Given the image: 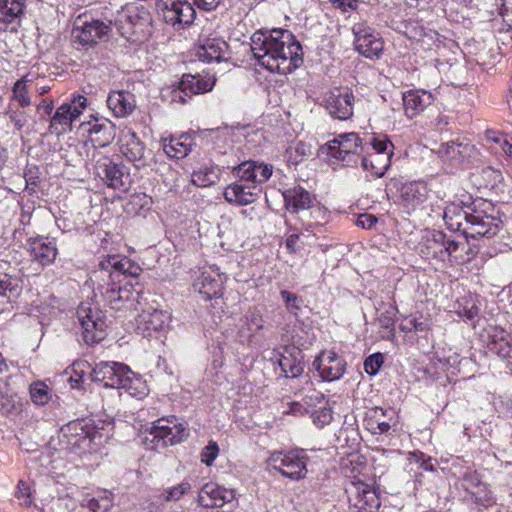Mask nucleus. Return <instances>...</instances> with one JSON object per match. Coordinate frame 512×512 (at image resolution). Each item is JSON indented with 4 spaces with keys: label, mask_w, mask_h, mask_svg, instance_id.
Instances as JSON below:
<instances>
[{
    "label": "nucleus",
    "mask_w": 512,
    "mask_h": 512,
    "mask_svg": "<svg viewBox=\"0 0 512 512\" xmlns=\"http://www.w3.org/2000/svg\"><path fill=\"white\" fill-rule=\"evenodd\" d=\"M251 51L258 63L271 72L288 74L302 63V47L285 29L259 30L251 37Z\"/></svg>",
    "instance_id": "obj_1"
},
{
    "label": "nucleus",
    "mask_w": 512,
    "mask_h": 512,
    "mask_svg": "<svg viewBox=\"0 0 512 512\" xmlns=\"http://www.w3.org/2000/svg\"><path fill=\"white\" fill-rule=\"evenodd\" d=\"M488 210H493L492 204L481 199L464 206L453 203L446 207L443 218L449 230L461 232L467 239H490L499 232L501 221Z\"/></svg>",
    "instance_id": "obj_2"
},
{
    "label": "nucleus",
    "mask_w": 512,
    "mask_h": 512,
    "mask_svg": "<svg viewBox=\"0 0 512 512\" xmlns=\"http://www.w3.org/2000/svg\"><path fill=\"white\" fill-rule=\"evenodd\" d=\"M450 470L452 476L457 479L456 485L464 490L466 502L484 509L496 504V497L489 485L483 482L479 474L471 467L462 469L460 459H456Z\"/></svg>",
    "instance_id": "obj_3"
},
{
    "label": "nucleus",
    "mask_w": 512,
    "mask_h": 512,
    "mask_svg": "<svg viewBox=\"0 0 512 512\" xmlns=\"http://www.w3.org/2000/svg\"><path fill=\"white\" fill-rule=\"evenodd\" d=\"M344 486L349 512H378L380 499L366 474L346 476Z\"/></svg>",
    "instance_id": "obj_4"
},
{
    "label": "nucleus",
    "mask_w": 512,
    "mask_h": 512,
    "mask_svg": "<svg viewBox=\"0 0 512 512\" xmlns=\"http://www.w3.org/2000/svg\"><path fill=\"white\" fill-rule=\"evenodd\" d=\"M111 24L101 21H82L78 18L71 30V43L80 51H87L95 47L99 42L107 39L111 32Z\"/></svg>",
    "instance_id": "obj_5"
},
{
    "label": "nucleus",
    "mask_w": 512,
    "mask_h": 512,
    "mask_svg": "<svg viewBox=\"0 0 512 512\" xmlns=\"http://www.w3.org/2000/svg\"><path fill=\"white\" fill-rule=\"evenodd\" d=\"M77 317L86 344L93 345L105 339L106 317L97 306L90 302L81 303L77 309Z\"/></svg>",
    "instance_id": "obj_6"
},
{
    "label": "nucleus",
    "mask_w": 512,
    "mask_h": 512,
    "mask_svg": "<svg viewBox=\"0 0 512 512\" xmlns=\"http://www.w3.org/2000/svg\"><path fill=\"white\" fill-rule=\"evenodd\" d=\"M308 457L304 450H291L289 452L275 451L268 458L269 465L284 477L291 480L303 479L307 473Z\"/></svg>",
    "instance_id": "obj_7"
},
{
    "label": "nucleus",
    "mask_w": 512,
    "mask_h": 512,
    "mask_svg": "<svg viewBox=\"0 0 512 512\" xmlns=\"http://www.w3.org/2000/svg\"><path fill=\"white\" fill-rule=\"evenodd\" d=\"M215 79L210 76L184 74L176 85L167 90L171 102L184 104L193 95L206 93L212 90Z\"/></svg>",
    "instance_id": "obj_8"
},
{
    "label": "nucleus",
    "mask_w": 512,
    "mask_h": 512,
    "mask_svg": "<svg viewBox=\"0 0 512 512\" xmlns=\"http://www.w3.org/2000/svg\"><path fill=\"white\" fill-rule=\"evenodd\" d=\"M359 149V136L356 133H346L321 146L318 150V157L322 160H345V158L357 155Z\"/></svg>",
    "instance_id": "obj_9"
},
{
    "label": "nucleus",
    "mask_w": 512,
    "mask_h": 512,
    "mask_svg": "<svg viewBox=\"0 0 512 512\" xmlns=\"http://www.w3.org/2000/svg\"><path fill=\"white\" fill-rule=\"evenodd\" d=\"M86 106L87 99L82 95H78L69 103H63L50 120V132L58 135L70 131L72 123L82 114Z\"/></svg>",
    "instance_id": "obj_10"
},
{
    "label": "nucleus",
    "mask_w": 512,
    "mask_h": 512,
    "mask_svg": "<svg viewBox=\"0 0 512 512\" xmlns=\"http://www.w3.org/2000/svg\"><path fill=\"white\" fill-rule=\"evenodd\" d=\"M171 314L167 310L143 311L137 319V332L143 337L159 339L169 329Z\"/></svg>",
    "instance_id": "obj_11"
},
{
    "label": "nucleus",
    "mask_w": 512,
    "mask_h": 512,
    "mask_svg": "<svg viewBox=\"0 0 512 512\" xmlns=\"http://www.w3.org/2000/svg\"><path fill=\"white\" fill-rule=\"evenodd\" d=\"M158 8L164 21L177 28L190 25L196 15L194 8L186 0H159Z\"/></svg>",
    "instance_id": "obj_12"
},
{
    "label": "nucleus",
    "mask_w": 512,
    "mask_h": 512,
    "mask_svg": "<svg viewBox=\"0 0 512 512\" xmlns=\"http://www.w3.org/2000/svg\"><path fill=\"white\" fill-rule=\"evenodd\" d=\"M112 377L110 388L123 389L127 394L136 398H142L148 392L142 378L123 363H117L112 370Z\"/></svg>",
    "instance_id": "obj_13"
},
{
    "label": "nucleus",
    "mask_w": 512,
    "mask_h": 512,
    "mask_svg": "<svg viewBox=\"0 0 512 512\" xmlns=\"http://www.w3.org/2000/svg\"><path fill=\"white\" fill-rule=\"evenodd\" d=\"M112 377L110 388L123 389L127 394L136 398H142L148 392L142 378L123 363H117L112 370Z\"/></svg>",
    "instance_id": "obj_14"
},
{
    "label": "nucleus",
    "mask_w": 512,
    "mask_h": 512,
    "mask_svg": "<svg viewBox=\"0 0 512 512\" xmlns=\"http://www.w3.org/2000/svg\"><path fill=\"white\" fill-rule=\"evenodd\" d=\"M102 429L94 425L92 420L81 419L70 422L67 431L70 434V442L79 447L99 446L102 444Z\"/></svg>",
    "instance_id": "obj_15"
},
{
    "label": "nucleus",
    "mask_w": 512,
    "mask_h": 512,
    "mask_svg": "<svg viewBox=\"0 0 512 512\" xmlns=\"http://www.w3.org/2000/svg\"><path fill=\"white\" fill-rule=\"evenodd\" d=\"M225 279L226 277L219 272L218 268L208 267L194 280L193 289L202 296L203 300H211L222 295Z\"/></svg>",
    "instance_id": "obj_16"
},
{
    "label": "nucleus",
    "mask_w": 512,
    "mask_h": 512,
    "mask_svg": "<svg viewBox=\"0 0 512 512\" xmlns=\"http://www.w3.org/2000/svg\"><path fill=\"white\" fill-rule=\"evenodd\" d=\"M355 36L354 44L356 50L366 58H378L383 50V42L370 27L362 23L353 27Z\"/></svg>",
    "instance_id": "obj_17"
},
{
    "label": "nucleus",
    "mask_w": 512,
    "mask_h": 512,
    "mask_svg": "<svg viewBox=\"0 0 512 512\" xmlns=\"http://www.w3.org/2000/svg\"><path fill=\"white\" fill-rule=\"evenodd\" d=\"M353 94L348 90L334 89L324 98L329 114L336 119L346 120L353 115Z\"/></svg>",
    "instance_id": "obj_18"
},
{
    "label": "nucleus",
    "mask_w": 512,
    "mask_h": 512,
    "mask_svg": "<svg viewBox=\"0 0 512 512\" xmlns=\"http://www.w3.org/2000/svg\"><path fill=\"white\" fill-rule=\"evenodd\" d=\"M97 174L113 189L124 188L131 182L129 168L124 162H101L97 166Z\"/></svg>",
    "instance_id": "obj_19"
},
{
    "label": "nucleus",
    "mask_w": 512,
    "mask_h": 512,
    "mask_svg": "<svg viewBox=\"0 0 512 512\" xmlns=\"http://www.w3.org/2000/svg\"><path fill=\"white\" fill-rule=\"evenodd\" d=\"M313 368L317 370L324 381H335L345 372L346 362L333 351L322 352L314 361Z\"/></svg>",
    "instance_id": "obj_20"
},
{
    "label": "nucleus",
    "mask_w": 512,
    "mask_h": 512,
    "mask_svg": "<svg viewBox=\"0 0 512 512\" xmlns=\"http://www.w3.org/2000/svg\"><path fill=\"white\" fill-rule=\"evenodd\" d=\"M27 250L32 259L42 266L52 264L58 253L55 239L43 236L29 238Z\"/></svg>",
    "instance_id": "obj_21"
},
{
    "label": "nucleus",
    "mask_w": 512,
    "mask_h": 512,
    "mask_svg": "<svg viewBox=\"0 0 512 512\" xmlns=\"http://www.w3.org/2000/svg\"><path fill=\"white\" fill-rule=\"evenodd\" d=\"M427 196L428 188L424 181L406 182L400 189V204L407 213H410L423 204Z\"/></svg>",
    "instance_id": "obj_22"
},
{
    "label": "nucleus",
    "mask_w": 512,
    "mask_h": 512,
    "mask_svg": "<svg viewBox=\"0 0 512 512\" xmlns=\"http://www.w3.org/2000/svg\"><path fill=\"white\" fill-rule=\"evenodd\" d=\"M233 171L240 181L256 186V184H261L271 177L273 167L264 162H240L238 166L233 167Z\"/></svg>",
    "instance_id": "obj_23"
},
{
    "label": "nucleus",
    "mask_w": 512,
    "mask_h": 512,
    "mask_svg": "<svg viewBox=\"0 0 512 512\" xmlns=\"http://www.w3.org/2000/svg\"><path fill=\"white\" fill-rule=\"evenodd\" d=\"M234 499V491L216 483H206L199 492L198 502L202 507H222Z\"/></svg>",
    "instance_id": "obj_24"
},
{
    "label": "nucleus",
    "mask_w": 512,
    "mask_h": 512,
    "mask_svg": "<svg viewBox=\"0 0 512 512\" xmlns=\"http://www.w3.org/2000/svg\"><path fill=\"white\" fill-rule=\"evenodd\" d=\"M278 363L286 377L296 378L304 372V354L296 346L284 347Z\"/></svg>",
    "instance_id": "obj_25"
},
{
    "label": "nucleus",
    "mask_w": 512,
    "mask_h": 512,
    "mask_svg": "<svg viewBox=\"0 0 512 512\" xmlns=\"http://www.w3.org/2000/svg\"><path fill=\"white\" fill-rule=\"evenodd\" d=\"M228 45L218 38H206L201 40L196 55L203 62H221L226 60Z\"/></svg>",
    "instance_id": "obj_26"
},
{
    "label": "nucleus",
    "mask_w": 512,
    "mask_h": 512,
    "mask_svg": "<svg viewBox=\"0 0 512 512\" xmlns=\"http://www.w3.org/2000/svg\"><path fill=\"white\" fill-rule=\"evenodd\" d=\"M397 424V416L393 409L384 410L379 407L373 409V415L367 422L369 430L374 435L386 434L390 429L395 428Z\"/></svg>",
    "instance_id": "obj_27"
},
{
    "label": "nucleus",
    "mask_w": 512,
    "mask_h": 512,
    "mask_svg": "<svg viewBox=\"0 0 512 512\" xmlns=\"http://www.w3.org/2000/svg\"><path fill=\"white\" fill-rule=\"evenodd\" d=\"M107 106L116 117H126L135 109L134 95L128 91H113L108 95Z\"/></svg>",
    "instance_id": "obj_28"
},
{
    "label": "nucleus",
    "mask_w": 512,
    "mask_h": 512,
    "mask_svg": "<svg viewBox=\"0 0 512 512\" xmlns=\"http://www.w3.org/2000/svg\"><path fill=\"white\" fill-rule=\"evenodd\" d=\"M286 209L291 213L309 209L313 204V198L307 190L301 186L287 189L283 192Z\"/></svg>",
    "instance_id": "obj_29"
},
{
    "label": "nucleus",
    "mask_w": 512,
    "mask_h": 512,
    "mask_svg": "<svg viewBox=\"0 0 512 512\" xmlns=\"http://www.w3.org/2000/svg\"><path fill=\"white\" fill-rule=\"evenodd\" d=\"M171 425V417L160 418L154 421L145 436L144 443L147 448L158 449L159 447H166L167 432L170 431Z\"/></svg>",
    "instance_id": "obj_30"
},
{
    "label": "nucleus",
    "mask_w": 512,
    "mask_h": 512,
    "mask_svg": "<svg viewBox=\"0 0 512 512\" xmlns=\"http://www.w3.org/2000/svg\"><path fill=\"white\" fill-rule=\"evenodd\" d=\"M432 103V95L424 90H411L403 95L406 115L413 118Z\"/></svg>",
    "instance_id": "obj_31"
},
{
    "label": "nucleus",
    "mask_w": 512,
    "mask_h": 512,
    "mask_svg": "<svg viewBox=\"0 0 512 512\" xmlns=\"http://www.w3.org/2000/svg\"><path fill=\"white\" fill-rule=\"evenodd\" d=\"M256 186L251 183H234L227 186L224 190V198L227 202L236 205H248L256 201L257 194L253 192Z\"/></svg>",
    "instance_id": "obj_32"
},
{
    "label": "nucleus",
    "mask_w": 512,
    "mask_h": 512,
    "mask_svg": "<svg viewBox=\"0 0 512 512\" xmlns=\"http://www.w3.org/2000/svg\"><path fill=\"white\" fill-rule=\"evenodd\" d=\"M97 290L111 308L115 310L121 309L122 304L129 301L132 296L131 285L117 286L115 283L107 287L98 285Z\"/></svg>",
    "instance_id": "obj_33"
},
{
    "label": "nucleus",
    "mask_w": 512,
    "mask_h": 512,
    "mask_svg": "<svg viewBox=\"0 0 512 512\" xmlns=\"http://www.w3.org/2000/svg\"><path fill=\"white\" fill-rule=\"evenodd\" d=\"M162 143L166 155L175 160L183 159L192 149V138L189 134H183L180 137H163Z\"/></svg>",
    "instance_id": "obj_34"
},
{
    "label": "nucleus",
    "mask_w": 512,
    "mask_h": 512,
    "mask_svg": "<svg viewBox=\"0 0 512 512\" xmlns=\"http://www.w3.org/2000/svg\"><path fill=\"white\" fill-rule=\"evenodd\" d=\"M460 243L454 239L447 238L445 234L438 232L433 235L432 239L427 241V248L433 250V257L442 260L445 257L452 256L458 249Z\"/></svg>",
    "instance_id": "obj_35"
},
{
    "label": "nucleus",
    "mask_w": 512,
    "mask_h": 512,
    "mask_svg": "<svg viewBox=\"0 0 512 512\" xmlns=\"http://www.w3.org/2000/svg\"><path fill=\"white\" fill-rule=\"evenodd\" d=\"M488 349L497 354L501 358H508L511 356L512 346L509 340V333L504 329L493 328L490 333V341Z\"/></svg>",
    "instance_id": "obj_36"
},
{
    "label": "nucleus",
    "mask_w": 512,
    "mask_h": 512,
    "mask_svg": "<svg viewBox=\"0 0 512 512\" xmlns=\"http://www.w3.org/2000/svg\"><path fill=\"white\" fill-rule=\"evenodd\" d=\"M129 9L135 10L131 14L132 37L145 35L151 24V15L149 11L142 5L135 3L129 4Z\"/></svg>",
    "instance_id": "obj_37"
},
{
    "label": "nucleus",
    "mask_w": 512,
    "mask_h": 512,
    "mask_svg": "<svg viewBox=\"0 0 512 512\" xmlns=\"http://www.w3.org/2000/svg\"><path fill=\"white\" fill-rule=\"evenodd\" d=\"M113 505V493L108 490H99L92 497H86L81 502L82 508L90 512H108Z\"/></svg>",
    "instance_id": "obj_38"
},
{
    "label": "nucleus",
    "mask_w": 512,
    "mask_h": 512,
    "mask_svg": "<svg viewBox=\"0 0 512 512\" xmlns=\"http://www.w3.org/2000/svg\"><path fill=\"white\" fill-rule=\"evenodd\" d=\"M32 83V78L29 75L21 77L14 83L12 89L11 106L17 103L20 107H27L31 104V97L29 95V84Z\"/></svg>",
    "instance_id": "obj_39"
},
{
    "label": "nucleus",
    "mask_w": 512,
    "mask_h": 512,
    "mask_svg": "<svg viewBox=\"0 0 512 512\" xmlns=\"http://www.w3.org/2000/svg\"><path fill=\"white\" fill-rule=\"evenodd\" d=\"M219 177V169L213 165H202L194 170L191 181L198 187H207L214 184Z\"/></svg>",
    "instance_id": "obj_40"
},
{
    "label": "nucleus",
    "mask_w": 512,
    "mask_h": 512,
    "mask_svg": "<svg viewBox=\"0 0 512 512\" xmlns=\"http://www.w3.org/2000/svg\"><path fill=\"white\" fill-rule=\"evenodd\" d=\"M455 313L466 321L474 322L479 314V308L472 296H463L455 303Z\"/></svg>",
    "instance_id": "obj_41"
},
{
    "label": "nucleus",
    "mask_w": 512,
    "mask_h": 512,
    "mask_svg": "<svg viewBox=\"0 0 512 512\" xmlns=\"http://www.w3.org/2000/svg\"><path fill=\"white\" fill-rule=\"evenodd\" d=\"M21 290L16 280L7 275L0 277V304L15 301L20 296Z\"/></svg>",
    "instance_id": "obj_42"
},
{
    "label": "nucleus",
    "mask_w": 512,
    "mask_h": 512,
    "mask_svg": "<svg viewBox=\"0 0 512 512\" xmlns=\"http://www.w3.org/2000/svg\"><path fill=\"white\" fill-rule=\"evenodd\" d=\"M26 0H0V21L10 23L18 18Z\"/></svg>",
    "instance_id": "obj_43"
},
{
    "label": "nucleus",
    "mask_w": 512,
    "mask_h": 512,
    "mask_svg": "<svg viewBox=\"0 0 512 512\" xmlns=\"http://www.w3.org/2000/svg\"><path fill=\"white\" fill-rule=\"evenodd\" d=\"M135 10L129 9V4L123 6L114 18V26L118 32L127 39H132V26H131V14L133 15Z\"/></svg>",
    "instance_id": "obj_44"
},
{
    "label": "nucleus",
    "mask_w": 512,
    "mask_h": 512,
    "mask_svg": "<svg viewBox=\"0 0 512 512\" xmlns=\"http://www.w3.org/2000/svg\"><path fill=\"white\" fill-rule=\"evenodd\" d=\"M117 363L118 362L113 361H103L97 363L91 372L92 380L96 382H101L104 384V387L110 388L111 381L113 380L112 370L114 369V367L117 366Z\"/></svg>",
    "instance_id": "obj_45"
},
{
    "label": "nucleus",
    "mask_w": 512,
    "mask_h": 512,
    "mask_svg": "<svg viewBox=\"0 0 512 512\" xmlns=\"http://www.w3.org/2000/svg\"><path fill=\"white\" fill-rule=\"evenodd\" d=\"M408 36L414 39L423 50H430L438 39V34L433 30H425L423 27H414Z\"/></svg>",
    "instance_id": "obj_46"
},
{
    "label": "nucleus",
    "mask_w": 512,
    "mask_h": 512,
    "mask_svg": "<svg viewBox=\"0 0 512 512\" xmlns=\"http://www.w3.org/2000/svg\"><path fill=\"white\" fill-rule=\"evenodd\" d=\"M474 152L473 146L469 144L450 143L447 144L442 153V157H447L450 160H457L461 158H472Z\"/></svg>",
    "instance_id": "obj_47"
},
{
    "label": "nucleus",
    "mask_w": 512,
    "mask_h": 512,
    "mask_svg": "<svg viewBox=\"0 0 512 512\" xmlns=\"http://www.w3.org/2000/svg\"><path fill=\"white\" fill-rule=\"evenodd\" d=\"M91 141L98 146H106L113 139L112 127L110 125L95 124L90 130Z\"/></svg>",
    "instance_id": "obj_48"
},
{
    "label": "nucleus",
    "mask_w": 512,
    "mask_h": 512,
    "mask_svg": "<svg viewBox=\"0 0 512 512\" xmlns=\"http://www.w3.org/2000/svg\"><path fill=\"white\" fill-rule=\"evenodd\" d=\"M171 422L172 425L170 431L167 432L168 438L166 441V446L178 444L188 436L186 426L182 423H179L175 416H171Z\"/></svg>",
    "instance_id": "obj_49"
},
{
    "label": "nucleus",
    "mask_w": 512,
    "mask_h": 512,
    "mask_svg": "<svg viewBox=\"0 0 512 512\" xmlns=\"http://www.w3.org/2000/svg\"><path fill=\"white\" fill-rule=\"evenodd\" d=\"M121 153L126 160H141L144 157V149L138 139L131 138L121 147Z\"/></svg>",
    "instance_id": "obj_50"
},
{
    "label": "nucleus",
    "mask_w": 512,
    "mask_h": 512,
    "mask_svg": "<svg viewBox=\"0 0 512 512\" xmlns=\"http://www.w3.org/2000/svg\"><path fill=\"white\" fill-rule=\"evenodd\" d=\"M280 296L284 302L286 310L290 314H292L294 316H298L299 312L302 309L303 303H304L303 299L301 297H299L298 295H296L288 290H285V289L280 291Z\"/></svg>",
    "instance_id": "obj_51"
},
{
    "label": "nucleus",
    "mask_w": 512,
    "mask_h": 512,
    "mask_svg": "<svg viewBox=\"0 0 512 512\" xmlns=\"http://www.w3.org/2000/svg\"><path fill=\"white\" fill-rule=\"evenodd\" d=\"M30 397L36 405H45L50 400V390L43 382H35L30 386Z\"/></svg>",
    "instance_id": "obj_52"
},
{
    "label": "nucleus",
    "mask_w": 512,
    "mask_h": 512,
    "mask_svg": "<svg viewBox=\"0 0 512 512\" xmlns=\"http://www.w3.org/2000/svg\"><path fill=\"white\" fill-rule=\"evenodd\" d=\"M128 264L129 261L119 255H109L100 262V267L103 270L113 269L115 273H124Z\"/></svg>",
    "instance_id": "obj_53"
},
{
    "label": "nucleus",
    "mask_w": 512,
    "mask_h": 512,
    "mask_svg": "<svg viewBox=\"0 0 512 512\" xmlns=\"http://www.w3.org/2000/svg\"><path fill=\"white\" fill-rule=\"evenodd\" d=\"M401 328L407 331L424 332L430 329V321L422 316L413 315L405 319Z\"/></svg>",
    "instance_id": "obj_54"
},
{
    "label": "nucleus",
    "mask_w": 512,
    "mask_h": 512,
    "mask_svg": "<svg viewBox=\"0 0 512 512\" xmlns=\"http://www.w3.org/2000/svg\"><path fill=\"white\" fill-rule=\"evenodd\" d=\"M370 144L376 153L384 154L387 156L388 160H391L394 145L386 136L373 137Z\"/></svg>",
    "instance_id": "obj_55"
},
{
    "label": "nucleus",
    "mask_w": 512,
    "mask_h": 512,
    "mask_svg": "<svg viewBox=\"0 0 512 512\" xmlns=\"http://www.w3.org/2000/svg\"><path fill=\"white\" fill-rule=\"evenodd\" d=\"M311 419L315 426L323 428L328 425L332 419L333 414L330 407H320L311 413Z\"/></svg>",
    "instance_id": "obj_56"
},
{
    "label": "nucleus",
    "mask_w": 512,
    "mask_h": 512,
    "mask_svg": "<svg viewBox=\"0 0 512 512\" xmlns=\"http://www.w3.org/2000/svg\"><path fill=\"white\" fill-rule=\"evenodd\" d=\"M190 487L191 486L188 482H182L176 486L165 489L161 494V497L165 501H177L190 489Z\"/></svg>",
    "instance_id": "obj_57"
},
{
    "label": "nucleus",
    "mask_w": 512,
    "mask_h": 512,
    "mask_svg": "<svg viewBox=\"0 0 512 512\" xmlns=\"http://www.w3.org/2000/svg\"><path fill=\"white\" fill-rule=\"evenodd\" d=\"M391 162H361L364 171L370 173L374 178L384 176L386 171L390 168Z\"/></svg>",
    "instance_id": "obj_58"
},
{
    "label": "nucleus",
    "mask_w": 512,
    "mask_h": 512,
    "mask_svg": "<svg viewBox=\"0 0 512 512\" xmlns=\"http://www.w3.org/2000/svg\"><path fill=\"white\" fill-rule=\"evenodd\" d=\"M219 455V446L217 442L210 440L208 445L201 451V462L207 466H211Z\"/></svg>",
    "instance_id": "obj_59"
},
{
    "label": "nucleus",
    "mask_w": 512,
    "mask_h": 512,
    "mask_svg": "<svg viewBox=\"0 0 512 512\" xmlns=\"http://www.w3.org/2000/svg\"><path fill=\"white\" fill-rule=\"evenodd\" d=\"M383 362L384 360L381 353L372 354L364 361V370L369 375H376L383 365Z\"/></svg>",
    "instance_id": "obj_60"
},
{
    "label": "nucleus",
    "mask_w": 512,
    "mask_h": 512,
    "mask_svg": "<svg viewBox=\"0 0 512 512\" xmlns=\"http://www.w3.org/2000/svg\"><path fill=\"white\" fill-rule=\"evenodd\" d=\"M246 323H247L248 329L253 332L261 330L264 326L263 317L256 310L249 311L246 314Z\"/></svg>",
    "instance_id": "obj_61"
},
{
    "label": "nucleus",
    "mask_w": 512,
    "mask_h": 512,
    "mask_svg": "<svg viewBox=\"0 0 512 512\" xmlns=\"http://www.w3.org/2000/svg\"><path fill=\"white\" fill-rule=\"evenodd\" d=\"M412 458L416 463L420 465L423 470L431 472L435 471V466L431 457H427L424 453L414 452L412 453Z\"/></svg>",
    "instance_id": "obj_62"
},
{
    "label": "nucleus",
    "mask_w": 512,
    "mask_h": 512,
    "mask_svg": "<svg viewBox=\"0 0 512 512\" xmlns=\"http://www.w3.org/2000/svg\"><path fill=\"white\" fill-rule=\"evenodd\" d=\"M9 117L11 122L14 124V127L17 130H21L23 126L27 123V115L21 111H13L12 106L10 105Z\"/></svg>",
    "instance_id": "obj_63"
},
{
    "label": "nucleus",
    "mask_w": 512,
    "mask_h": 512,
    "mask_svg": "<svg viewBox=\"0 0 512 512\" xmlns=\"http://www.w3.org/2000/svg\"><path fill=\"white\" fill-rule=\"evenodd\" d=\"M377 221L378 219L374 215L364 213L359 215L356 224L363 229H371Z\"/></svg>",
    "instance_id": "obj_64"
}]
</instances>
